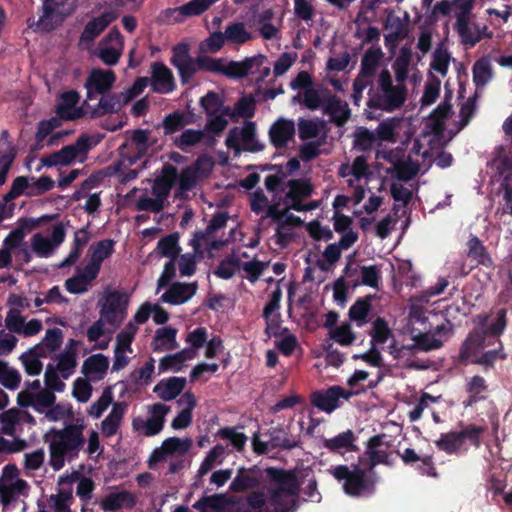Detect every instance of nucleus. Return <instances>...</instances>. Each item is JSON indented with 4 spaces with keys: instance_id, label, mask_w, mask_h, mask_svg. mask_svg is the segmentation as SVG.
<instances>
[{
    "instance_id": "obj_1",
    "label": "nucleus",
    "mask_w": 512,
    "mask_h": 512,
    "mask_svg": "<svg viewBox=\"0 0 512 512\" xmlns=\"http://www.w3.org/2000/svg\"><path fill=\"white\" fill-rule=\"evenodd\" d=\"M385 435L372 437L363 456L359 458V464L337 465L331 467L328 472L338 482L342 483L344 492L350 496L358 497L374 490V482L366 474L365 469L372 470L375 465L385 463L388 459V445L384 443Z\"/></svg>"
},
{
    "instance_id": "obj_2",
    "label": "nucleus",
    "mask_w": 512,
    "mask_h": 512,
    "mask_svg": "<svg viewBox=\"0 0 512 512\" xmlns=\"http://www.w3.org/2000/svg\"><path fill=\"white\" fill-rule=\"evenodd\" d=\"M266 472L270 478L266 493H250L247 497L248 505L261 512H293L300 490L295 473L277 468H268Z\"/></svg>"
},
{
    "instance_id": "obj_3",
    "label": "nucleus",
    "mask_w": 512,
    "mask_h": 512,
    "mask_svg": "<svg viewBox=\"0 0 512 512\" xmlns=\"http://www.w3.org/2000/svg\"><path fill=\"white\" fill-rule=\"evenodd\" d=\"M83 420L62 429L51 430L49 440V464L55 470L62 469L66 461L76 458L85 443Z\"/></svg>"
},
{
    "instance_id": "obj_4",
    "label": "nucleus",
    "mask_w": 512,
    "mask_h": 512,
    "mask_svg": "<svg viewBox=\"0 0 512 512\" xmlns=\"http://www.w3.org/2000/svg\"><path fill=\"white\" fill-rule=\"evenodd\" d=\"M505 143L494 147L487 160V175L492 184L498 183L507 195L511 194L510 179L512 176V113L502 125Z\"/></svg>"
},
{
    "instance_id": "obj_5",
    "label": "nucleus",
    "mask_w": 512,
    "mask_h": 512,
    "mask_svg": "<svg viewBox=\"0 0 512 512\" xmlns=\"http://www.w3.org/2000/svg\"><path fill=\"white\" fill-rule=\"evenodd\" d=\"M407 89L404 83H394L387 69H383L377 77V89L369 95L367 105L387 112L399 109L406 101Z\"/></svg>"
},
{
    "instance_id": "obj_6",
    "label": "nucleus",
    "mask_w": 512,
    "mask_h": 512,
    "mask_svg": "<svg viewBox=\"0 0 512 512\" xmlns=\"http://www.w3.org/2000/svg\"><path fill=\"white\" fill-rule=\"evenodd\" d=\"M506 314V309L500 308L490 323L487 322L486 318H482V349L486 345L497 343L496 348L482 351V367L485 371L493 368L498 360H505L507 358L503 344L499 339L507 325Z\"/></svg>"
},
{
    "instance_id": "obj_7",
    "label": "nucleus",
    "mask_w": 512,
    "mask_h": 512,
    "mask_svg": "<svg viewBox=\"0 0 512 512\" xmlns=\"http://www.w3.org/2000/svg\"><path fill=\"white\" fill-rule=\"evenodd\" d=\"M5 327L9 332L0 331V356L9 354L16 347L18 340L12 333L32 337L42 330L43 324L38 319L27 321L20 310L10 309L5 317Z\"/></svg>"
},
{
    "instance_id": "obj_8",
    "label": "nucleus",
    "mask_w": 512,
    "mask_h": 512,
    "mask_svg": "<svg viewBox=\"0 0 512 512\" xmlns=\"http://www.w3.org/2000/svg\"><path fill=\"white\" fill-rule=\"evenodd\" d=\"M371 171L367 158L357 156L352 163H342L338 169V175L344 179L348 188L352 189V201L354 205L360 204L366 196L367 179Z\"/></svg>"
},
{
    "instance_id": "obj_9",
    "label": "nucleus",
    "mask_w": 512,
    "mask_h": 512,
    "mask_svg": "<svg viewBox=\"0 0 512 512\" xmlns=\"http://www.w3.org/2000/svg\"><path fill=\"white\" fill-rule=\"evenodd\" d=\"M30 491L28 482L20 477V471L14 464L3 467L0 475V503L6 507L21 497H27Z\"/></svg>"
},
{
    "instance_id": "obj_10",
    "label": "nucleus",
    "mask_w": 512,
    "mask_h": 512,
    "mask_svg": "<svg viewBox=\"0 0 512 512\" xmlns=\"http://www.w3.org/2000/svg\"><path fill=\"white\" fill-rule=\"evenodd\" d=\"M267 60L263 54L247 57L242 61L211 58L210 72L220 73L229 78H242L256 72Z\"/></svg>"
},
{
    "instance_id": "obj_11",
    "label": "nucleus",
    "mask_w": 512,
    "mask_h": 512,
    "mask_svg": "<svg viewBox=\"0 0 512 512\" xmlns=\"http://www.w3.org/2000/svg\"><path fill=\"white\" fill-rule=\"evenodd\" d=\"M172 64L178 69L183 82H187L199 71H209L211 57L201 56L193 59L189 55V49L186 44H180L173 48Z\"/></svg>"
},
{
    "instance_id": "obj_12",
    "label": "nucleus",
    "mask_w": 512,
    "mask_h": 512,
    "mask_svg": "<svg viewBox=\"0 0 512 512\" xmlns=\"http://www.w3.org/2000/svg\"><path fill=\"white\" fill-rule=\"evenodd\" d=\"M169 412V405L160 402L151 404L147 407L146 418L138 416L132 420V428L141 436H155L163 430Z\"/></svg>"
},
{
    "instance_id": "obj_13",
    "label": "nucleus",
    "mask_w": 512,
    "mask_h": 512,
    "mask_svg": "<svg viewBox=\"0 0 512 512\" xmlns=\"http://www.w3.org/2000/svg\"><path fill=\"white\" fill-rule=\"evenodd\" d=\"M359 390L346 389L339 385H333L327 389L317 390L311 393L310 402L319 410L332 413L340 408L344 401L358 395Z\"/></svg>"
},
{
    "instance_id": "obj_14",
    "label": "nucleus",
    "mask_w": 512,
    "mask_h": 512,
    "mask_svg": "<svg viewBox=\"0 0 512 512\" xmlns=\"http://www.w3.org/2000/svg\"><path fill=\"white\" fill-rule=\"evenodd\" d=\"M128 296L119 291L108 292L101 301L100 317L115 331L127 315Z\"/></svg>"
},
{
    "instance_id": "obj_15",
    "label": "nucleus",
    "mask_w": 512,
    "mask_h": 512,
    "mask_svg": "<svg viewBox=\"0 0 512 512\" xmlns=\"http://www.w3.org/2000/svg\"><path fill=\"white\" fill-rule=\"evenodd\" d=\"M89 150V137L86 135L80 136L77 141L63 147L61 150L45 155L41 158V163L46 167L52 166H65L73 162H83L86 159Z\"/></svg>"
},
{
    "instance_id": "obj_16",
    "label": "nucleus",
    "mask_w": 512,
    "mask_h": 512,
    "mask_svg": "<svg viewBox=\"0 0 512 512\" xmlns=\"http://www.w3.org/2000/svg\"><path fill=\"white\" fill-rule=\"evenodd\" d=\"M268 217L275 223V234L271 238L272 241L281 248L285 247L292 240L293 230L300 223V219L288 215L287 210H279L277 206L268 209Z\"/></svg>"
},
{
    "instance_id": "obj_17",
    "label": "nucleus",
    "mask_w": 512,
    "mask_h": 512,
    "mask_svg": "<svg viewBox=\"0 0 512 512\" xmlns=\"http://www.w3.org/2000/svg\"><path fill=\"white\" fill-rule=\"evenodd\" d=\"M66 231L62 223L53 226L50 235L35 233L30 238L31 251L40 258H47L63 243Z\"/></svg>"
},
{
    "instance_id": "obj_18",
    "label": "nucleus",
    "mask_w": 512,
    "mask_h": 512,
    "mask_svg": "<svg viewBox=\"0 0 512 512\" xmlns=\"http://www.w3.org/2000/svg\"><path fill=\"white\" fill-rule=\"evenodd\" d=\"M288 191L284 197V210L308 211L316 208L315 203L303 204V200L313 192L312 184L306 179L290 180L287 183Z\"/></svg>"
},
{
    "instance_id": "obj_19",
    "label": "nucleus",
    "mask_w": 512,
    "mask_h": 512,
    "mask_svg": "<svg viewBox=\"0 0 512 512\" xmlns=\"http://www.w3.org/2000/svg\"><path fill=\"white\" fill-rule=\"evenodd\" d=\"M226 145L228 148L234 149L237 153L241 150H260L262 147L258 145L256 140L255 123L246 121L242 126L232 128L226 137Z\"/></svg>"
},
{
    "instance_id": "obj_20",
    "label": "nucleus",
    "mask_w": 512,
    "mask_h": 512,
    "mask_svg": "<svg viewBox=\"0 0 512 512\" xmlns=\"http://www.w3.org/2000/svg\"><path fill=\"white\" fill-rule=\"evenodd\" d=\"M138 330V326L134 323H128L125 328L116 337V346L114 349V360L112 369L119 371L125 368L129 361L130 355L133 353L131 343Z\"/></svg>"
},
{
    "instance_id": "obj_21",
    "label": "nucleus",
    "mask_w": 512,
    "mask_h": 512,
    "mask_svg": "<svg viewBox=\"0 0 512 512\" xmlns=\"http://www.w3.org/2000/svg\"><path fill=\"white\" fill-rule=\"evenodd\" d=\"M214 166L208 157H199L196 162L183 169L178 178V188L181 191L191 190L199 180L207 177Z\"/></svg>"
},
{
    "instance_id": "obj_22",
    "label": "nucleus",
    "mask_w": 512,
    "mask_h": 512,
    "mask_svg": "<svg viewBox=\"0 0 512 512\" xmlns=\"http://www.w3.org/2000/svg\"><path fill=\"white\" fill-rule=\"evenodd\" d=\"M476 0H440L437 2L431 11L434 18L448 17L454 14L456 21L467 18L473 15Z\"/></svg>"
},
{
    "instance_id": "obj_23",
    "label": "nucleus",
    "mask_w": 512,
    "mask_h": 512,
    "mask_svg": "<svg viewBox=\"0 0 512 512\" xmlns=\"http://www.w3.org/2000/svg\"><path fill=\"white\" fill-rule=\"evenodd\" d=\"M193 442L190 438L169 437L165 439L161 446L154 449L150 462H162L168 457L183 456L191 449Z\"/></svg>"
},
{
    "instance_id": "obj_24",
    "label": "nucleus",
    "mask_w": 512,
    "mask_h": 512,
    "mask_svg": "<svg viewBox=\"0 0 512 512\" xmlns=\"http://www.w3.org/2000/svg\"><path fill=\"white\" fill-rule=\"evenodd\" d=\"M116 75L111 70L94 68L85 81L87 96H98L107 93L113 87Z\"/></svg>"
},
{
    "instance_id": "obj_25",
    "label": "nucleus",
    "mask_w": 512,
    "mask_h": 512,
    "mask_svg": "<svg viewBox=\"0 0 512 512\" xmlns=\"http://www.w3.org/2000/svg\"><path fill=\"white\" fill-rule=\"evenodd\" d=\"M127 410L128 404L126 402L117 401L113 403L110 412L100 423V431L104 437L110 438L120 432Z\"/></svg>"
},
{
    "instance_id": "obj_26",
    "label": "nucleus",
    "mask_w": 512,
    "mask_h": 512,
    "mask_svg": "<svg viewBox=\"0 0 512 512\" xmlns=\"http://www.w3.org/2000/svg\"><path fill=\"white\" fill-rule=\"evenodd\" d=\"M122 50L123 40L120 33L111 30L101 43L98 56L106 65L112 66L118 63Z\"/></svg>"
},
{
    "instance_id": "obj_27",
    "label": "nucleus",
    "mask_w": 512,
    "mask_h": 512,
    "mask_svg": "<svg viewBox=\"0 0 512 512\" xmlns=\"http://www.w3.org/2000/svg\"><path fill=\"white\" fill-rule=\"evenodd\" d=\"M323 114L329 116L331 122L337 126L344 125L351 116V110L345 100L329 92L322 107Z\"/></svg>"
},
{
    "instance_id": "obj_28",
    "label": "nucleus",
    "mask_w": 512,
    "mask_h": 512,
    "mask_svg": "<svg viewBox=\"0 0 512 512\" xmlns=\"http://www.w3.org/2000/svg\"><path fill=\"white\" fill-rule=\"evenodd\" d=\"M386 34L384 36L385 46L393 52L398 43L408 35L407 24L397 15L389 14L384 23Z\"/></svg>"
},
{
    "instance_id": "obj_29",
    "label": "nucleus",
    "mask_w": 512,
    "mask_h": 512,
    "mask_svg": "<svg viewBox=\"0 0 512 512\" xmlns=\"http://www.w3.org/2000/svg\"><path fill=\"white\" fill-rule=\"evenodd\" d=\"M121 106L118 105V98L116 95H100V98L97 96H87L83 103V111L85 114L90 115L91 117H99L106 113L115 111L119 109Z\"/></svg>"
},
{
    "instance_id": "obj_30",
    "label": "nucleus",
    "mask_w": 512,
    "mask_h": 512,
    "mask_svg": "<svg viewBox=\"0 0 512 512\" xmlns=\"http://www.w3.org/2000/svg\"><path fill=\"white\" fill-rule=\"evenodd\" d=\"M478 431L476 429H465L460 432H450L443 434L439 440L436 441V445L439 449L447 452H457L464 444L466 439L471 440L477 445Z\"/></svg>"
},
{
    "instance_id": "obj_31",
    "label": "nucleus",
    "mask_w": 512,
    "mask_h": 512,
    "mask_svg": "<svg viewBox=\"0 0 512 512\" xmlns=\"http://www.w3.org/2000/svg\"><path fill=\"white\" fill-rule=\"evenodd\" d=\"M282 23V16L276 19L272 8L263 10L257 17L258 32L265 40L280 39Z\"/></svg>"
},
{
    "instance_id": "obj_32",
    "label": "nucleus",
    "mask_w": 512,
    "mask_h": 512,
    "mask_svg": "<svg viewBox=\"0 0 512 512\" xmlns=\"http://www.w3.org/2000/svg\"><path fill=\"white\" fill-rule=\"evenodd\" d=\"M151 86L157 93H170L175 88V81L171 70L161 62L151 65Z\"/></svg>"
},
{
    "instance_id": "obj_33",
    "label": "nucleus",
    "mask_w": 512,
    "mask_h": 512,
    "mask_svg": "<svg viewBox=\"0 0 512 512\" xmlns=\"http://www.w3.org/2000/svg\"><path fill=\"white\" fill-rule=\"evenodd\" d=\"M75 0H45L44 15L39 22L46 25V21L60 22L65 16L73 12Z\"/></svg>"
},
{
    "instance_id": "obj_34",
    "label": "nucleus",
    "mask_w": 512,
    "mask_h": 512,
    "mask_svg": "<svg viewBox=\"0 0 512 512\" xmlns=\"http://www.w3.org/2000/svg\"><path fill=\"white\" fill-rule=\"evenodd\" d=\"M177 405L181 410L171 421V427L174 430H182L191 425L192 411L197 405V400L194 394L188 391L177 400Z\"/></svg>"
},
{
    "instance_id": "obj_35",
    "label": "nucleus",
    "mask_w": 512,
    "mask_h": 512,
    "mask_svg": "<svg viewBox=\"0 0 512 512\" xmlns=\"http://www.w3.org/2000/svg\"><path fill=\"white\" fill-rule=\"evenodd\" d=\"M206 238L205 234L195 233L193 238L190 240V246L193 252L182 254L178 260V268L182 276H190L195 272V266L197 257L201 254V247L204 244Z\"/></svg>"
},
{
    "instance_id": "obj_36",
    "label": "nucleus",
    "mask_w": 512,
    "mask_h": 512,
    "mask_svg": "<svg viewBox=\"0 0 512 512\" xmlns=\"http://www.w3.org/2000/svg\"><path fill=\"white\" fill-rule=\"evenodd\" d=\"M135 503V495L126 490L111 492L100 500V506L104 511L131 509Z\"/></svg>"
},
{
    "instance_id": "obj_37",
    "label": "nucleus",
    "mask_w": 512,
    "mask_h": 512,
    "mask_svg": "<svg viewBox=\"0 0 512 512\" xmlns=\"http://www.w3.org/2000/svg\"><path fill=\"white\" fill-rule=\"evenodd\" d=\"M176 180L177 169L173 165L164 166L161 175L154 181L151 192L152 195L156 196L164 203Z\"/></svg>"
},
{
    "instance_id": "obj_38",
    "label": "nucleus",
    "mask_w": 512,
    "mask_h": 512,
    "mask_svg": "<svg viewBox=\"0 0 512 512\" xmlns=\"http://www.w3.org/2000/svg\"><path fill=\"white\" fill-rule=\"evenodd\" d=\"M79 95L75 91L63 93L57 104V114L61 119L74 120L80 118L84 113L83 107L77 108Z\"/></svg>"
},
{
    "instance_id": "obj_39",
    "label": "nucleus",
    "mask_w": 512,
    "mask_h": 512,
    "mask_svg": "<svg viewBox=\"0 0 512 512\" xmlns=\"http://www.w3.org/2000/svg\"><path fill=\"white\" fill-rule=\"evenodd\" d=\"M295 124L292 120L280 118L270 128L269 136L272 144L277 147L285 146L293 139Z\"/></svg>"
},
{
    "instance_id": "obj_40",
    "label": "nucleus",
    "mask_w": 512,
    "mask_h": 512,
    "mask_svg": "<svg viewBox=\"0 0 512 512\" xmlns=\"http://www.w3.org/2000/svg\"><path fill=\"white\" fill-rule=\"evenodd\" d=\"M109 367V360L103 354L89 356L82 365V373L91 381H99L104 378Z\"/></svg>"
},
{
    "instance_id": "obj_41",
    "label": "nucleus",
    "mask_w": 512,
    "mask_h": 512,
    "mask_svg": "<svg viewBox=\"0 0 512 512\" xmlns=\"http://www.w3.org/2000/svg\"><path fill=\"white\" fill-rule=\"evenodd\" d=\"M195 283H174L162 296L161 300L172 305H180L188 301L196 293Z\"/></svg>"
},
{
    "instance_id": "obj_42",
    "label": "nucleus",
    "mask_w": 512,
    "mask_h": 512,
    "mask_svg": "<svg viewBox=\"0 0 512 512\" xmlns=\"http://www.w3.org/2000/svg\"><path fill=\"white\" fill-rule=\"evenodd\" d=\"M186 385V378L184 377H170L166 380H161L155 385L153 392L164 401H171L175 399L184 390Z\"/></svg>"
},
{
    "instance_id": "obj_43",
    "label": "nucleus",
    "mask_w": 512,
    "mask_h": 512,
    "mask_svg": "<svg viewBox=\"0 0 512 512\" xmlns=\"http://www.w3.org/2000/svg\"><path fill=\"white\" fill-rule=\"evenodd\" d=\"M454 28L465 45L474 46L480 40V28L476 23L475 14L456 21Z\"/></svg>"
},
{
    "instance_id": "obj_44",
    "label": "nucleus",
    "mask_w": 512,
    "mask_h": 512,
    "mask_svg": "<svg viewBox=\"0 0 512 512\" xmlns=\"http://www.w3.org/2000/svg\"><path fill=\"white\" fill-rule=\"evenodd\" d=\"M282 297V290L280 287V283L277 282L275 289L271 292L269 301L265 305L263 309V317L266 320V330L269 333L276 334L277 330V311L280 308V300Z\"/></svg>"
},
{
    "instance_id": "obj_45",
    "label": "nucleus",
    "mask_w": 512,
    "mask_h": 512,
    "mask_svg": "<svg viewBox=\"0 0 512 512\" xmlns=\"http://www.w3.org/2000/svg\"><path fill=\"white\" fill-rule=\"evenodd\" d=\"M334 229L340 233V245L344 249L350 248L357 240L358 234L351 228L352 219L344 214L336 213L333 217Z\"/></svg>"
},
{
    "instance_id": "obj_46",
    "label": "nucleus",
    "mask_w": 512,
    "mask_h": 512,
    "mask_svg": "<svg viewBox=\"0 0 512 512\" xmlns=\"http://www.w3.org/2000/svg\"><path fill=\"white\" fill-rule=\"evenodd\" d=\"M327 89H315L313 87L306 89L303 93H299L293 97L294 103H300L309 110H317L322 108L329 94Z\"/></svg>"
},
{
    "instance_id": "obj_47",
    "label": "nucleus",
    "mask_w": 512,
    "mask_h": 512,
    "mask_svg": "<svg viewBox=\"0 0 512 512\" xmlns=\"http://www.w3.org/2000/svg\"><path fill=\"white\" fill-rule=\"evenodd\" d=\"M55 399L56 397L52 391L44 389L33 396L30 394H24L21 397V401L17 404L20 407H33L36 411L43 413L47 408L54 404Z\"/></svg>"
},
{
    "instance_id": "obj_48",
    "label": "nucleus",
    "mask_w": 512,
    "mask_h": 512,
    "mask_svg": "<svg viewBox=\"0 0 512 512\" xmlns=\"http://www.w3.org/2000/svg\"><path fill=\"white\" fill-rule=\"evenodd\" d=\"M197 352L193 349H183L173 355H167L160 360L159 369L161 371H180L188 360L195 358Z\"/></svg>"
},
{
    "instance_id": "obj_49",
    "label": "nucleus",
    "mask_w": 512,
    "mask_h": 512,
    "mask_svg": "<svg viewBox=\"0 0 512 512\" xmlns=\"http://www.w3.org/2000/svg\"><path fill=\"white\" fill-rule=\"evenodd\" d=\"M451 98L452 92L446 93L444 101L430 114L429 119L432 130L437 134H441L445 130V120L448 119L451 114Z\"/></svg>"
},
{
    "instance_id": "obj_50",
    "label": "nucleus",
    "mask_w": 512,
    "mask_h": 512,
    "mask_svg": "<svg viewBox=\"0 0 512 512\" xmlns=\"http://www.w3.org/2000/svg\"><path fill=\"white\" fill-rule=\"evenodd\" d=\"M53 512H73L71 506L74 502L73 489L71 487L57 488L56 493L48 499Z\"/></svg>"
},
{
    "instance_id": "obj_51",
    "label": "nucleus",
    "mask_w": 512,
    "mask_h": 512,
    "mask_svg": "<svg viewBox=\"0 0 512 512\" xmlns=\"http://www.w3.org/2000/svg\"><path fill=\"white\" fill-rule=\"evenodd\" d=\"M177 329L165 326L156 330L152 346L154 350L167 351L177 348Z\"/></svg>"
},
{
    "instance_id": "obj_52",
    "label": "nucleus",
    "mask_w": 512,
    "mask_h": 512,
    "mask_svg": "<svg viewBox=\"0 0 512 512\" xmlns=\"http://www.w3.org/2000/svg\"><path fill=\"white\" fill-rule=\"evenodd\" d=\"M116 15L113 12H105L101 16L89 21L82 33V40L91 41L96 38L114 19Z\"/></svg>"
},
{
    "instance_id": "obj_53",
    "label": "nucleus",
    "mask_w": 512,
    "mask_h": 512,
    "mask_svg": "<svg viewBox=\"0 0 512 512\" xmlns=\"http://www.w3.org/2000/svg\"><path fill=\"white\" fill-rule=\"evenodd\" d=\"M391 196L395 202L392 210L395 215L398 214L400 207H405L413 197V188L411 185L402 182H393L390 187Z\"/></svg>"
},
{
    "instance_id": "obj_54",
    "label": "nucleus",
    "mask_w": 512,
    "mask_h": 512,
    "mask_svg": "<svg viewBox=\"0 0 512 512\" xmlns=\"http://www.w3.org/2000/svg\"><path fill=\"white\" fill-rule=\"evenodd\" d=\"M412 57L413 55L410 48L402 47L400 49V52L392 65L396 82L404 83V81L407 79Z\"/></svg>"
},
{
    "instance_id": "obj_55",
    "label": "nucleus",
    "mask_w": 512,
    "mask_h": 512,
    "mask_svg": "<svg viewBox=\"0 0 512 512\" xmlns=\"http://www.w3.org/2000/svg\"><path fill=\"white\" fill-rule=\"evenodd\" d=\"M200 104L207 116H213L218 113L234 114L230 107L223 104L222 97L215 92L207 93L201 98Z\"/></svg>"
},
{
    "instance_id": "obj_56",
    "label": "nucleus",
    "mask_w": 512,
    "mask_h": 512,
    "mask_svg": "<svg viewBox=\"0 0 512 512\" xmlns=\"http://www.w3.org/2000/svg\"><path fill=\"white\" fill-rule=\"evenodd\" d=\"M113 403H115L113 389L108 386L103 389L100 397L89 406L87 414L93 419H99L110 406H113Z\"/></svg>"
},
{
    "instance_id": "obj_57",
    "label": "nucleus",
    "mask_w": 512,
    "mask_h": 512,
    "mask_svg": "<svg viewBox=\"0 0 512 512\" xmlns=\"http://www.w3.org/2000/svg\"><path fill=\"white\" fill-rule=\"evenodd\" d=\"M244 258H247V254L245 252L239 254V270L244 272L245 278L251 282H255L268 265V262H262L254 258L244 260Z\"/></svg>"
},
{
    "instance_id": "obj_58",
    "label": "nucleus",
    "mask_w": 512,
    "mask_h": 512,
    "mask_svg": "<svg viewBox=\"0 0 512 512\" xmlns=\"http://www.w3.org/2000/svg\"><path fill=\"white\" fill-rule=\"evenodd\" d=\"M479 351H480V334L477 332L471 333L460 351V359L468 363H479Z\"/></svg>"
},
{
    "instance_id": "obj_59",
    "label": "nucleus",
    "mask_w": 512,
    "mask_h": 512,
    "mask_svg": "<svg viewBox=\"0 0 512 512\" xmlns=\"http://www.w3.org/2000/svg\"><path fill=\"white\" fill-rule=\"evenodd\" d=\"M225 34L227 43L233 45H241L247 43L253 38L252 33L248 31L245 23L243 22H234L229 24L225 28Z\"/></svg>"
},
{
    "instance_id": "obj_60",
    "label": "nucleus",
    "mask_w": 512,
    "mask_h": 512,
    "mask_svg": "<svg viewBox=\"0 0 512 512\" xmlns=\"http://www.w3.org/2000/svg\"><path fill=\"white\" fill-rule=\"evenodd\" d=\"M26 412L17 408H11L0 414L2 433L13 436L16 433V426L23 421Z\"/></svg>"
},
{
    "instance_id": "obj_61",
    "label": "nucleus",
    "mask_w": 512,
    "mask_h": 512,
    "mask_svg": "<svg viewBox=\"0 0 512 512\" xmlns=\"http://www.w3.org/2000/svg\"><path fill=\"white\" fill-rule=\"evenodd\" d=\"M259 480L254 471L250 469H240L230 484V489L234 492H244L258 485Z\"/></svg>"
},
{
    "instance_id": "obj_62",
    "label": "nucleus",
    "mask_w": 512,
    "mask_h": 512,
    "mask_svg": "<svg viewBox=\"0 0 512 512\" xmlns=\"http://www.w3.org/2000/svg\"><path fill=\"white\" fill-rule=\"evenodd\" d=\"M383 56L384 53L378 46L367 49L362 56L360 70L374 76Z\"/></svg>"
},
{
    "instance_id": "obj_63",
    "label": "nucleus",
    "mask_w": 512,
    "mask_h": 512,
    "mask_svg": "<svg viewBox=\"0 0 512 512\" xmlns=\"http://www.w3.org/2000/svg\"><path fill=\"white\" fill-rule=\"evenodd\" d=\"M114 250V243L112 240H102L96 244H93L89 248L90 260L92 264L101 268L102 262L109 258Z\"/></svg>"
},
{
    "instance_id": "obj_64",
    "label": "nucleus",
    "mask_w": 512,
    "mask_h": 512,
    "mask_svg": "<svg viewBox=\"0 0 512 512\" xmlns=\"http://www.w3.org/2000/svg\"><path fill=\"white\" fill-rule=\"evenodd\" d=\"M400 118H389L381 122L376 128L375 135L381 141L396 142L397 130L400 128Z\"/></svg>"
}]
</instances>
